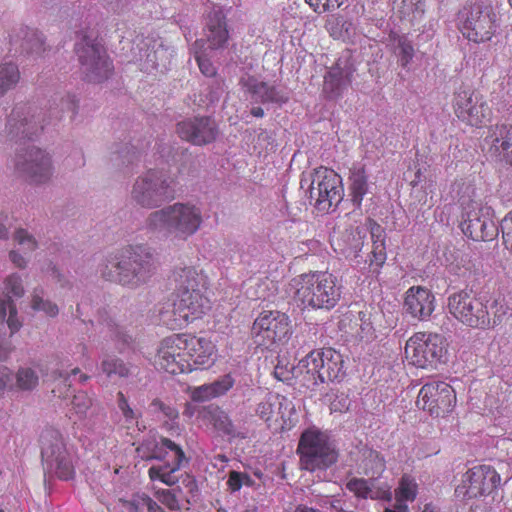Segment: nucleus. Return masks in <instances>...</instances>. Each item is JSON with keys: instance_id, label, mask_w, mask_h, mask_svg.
I'll return each instance as SVG.
<instances>
[{"instance_id": "nucleus-1", "label": "nucleus", "mask_w": 512, "mask_h": 512, "mask_svg": "<svg viewBox=\"0 0 512 512\" xmlns=\"http://www.w3.org/2000/svg\"><path fill=\"white\" fill-rule=\"evenodd\" d=\"M176 298L172 311H161L164 325L172 330L180 329L190 322L202 318L211 308L206 276L193 266L177 267L173 271Z\"/></svg>"}, {"instance_id": "nucleus-2", "label": "nucleus", "mask_w": 512, "mask_h": 512, "mask_svg": "<svg viewBox=\"0 0 512 512\" xmlns=\"http://www.w3.org/2000/svg\"><path fill=\"white\" fill-rule=\"evenodd\" d=\"M152 249L146 245H130L108 255L99 267L101 277L132 288L148 281L155 273Z\"/></svg>"}, {"instance_id": "nucleus-3", "label": "nucleus", "mask_w": 512, "mask_h": 512, "mask_svg": "<svg viewBox=\"0 0 512 512\" xmlns=\"http://www.w3.org/2000/svg\"><path fill=\"white\" fill-rule=\"evenodd\" d=\"M203 224L200 207L189 202H176L151 212L145 225L150 232L172 242H185L194 236Z\"/></svg>"}, {"instance_id": "nucleus-4", "label": "nucleus", "mask_w": 512, "mask_h": 512, "mask_svg": "<svg viewBox=\"0 0 512 512\" xmlns=\"http://www.w3.org/2000/svg\"><path fill=\"white\" fill-rule=\"evenodd\" d=\"M138 455L144 460H160L163 464L153 465L148 470V476L152 481H160L167 486H173L179 482L175 474L184 463H188L182 448L168 438L150 437L145 439L137 447Z\"/></svg>"}, {"instance_id": "nucleus-5", "label": "nucleus", "mask_w": 512, "mask_h": 512, "mask_svg": "<svg viewBox=\"0 0 512 512\" xmlns=\"http://www.w3.org/2000/svg\"><path fill=\"white\" fill-rule=\"evenodd\" d=\"M291 288L297 301L305 308H333L340 299V287L337 278L328 272H310L296 276L291 280Z\"/></svg>"}, {"instance_id": "nucleus-6", "label": "nucleus", "mask_w": 512, "mask_h": 512, "mask_svg": "<svg viewBox=\"0 0 512 512\" xmlns=\"http://www.w3.org/2000/svg\"><path fill=\"white\" fill-rule=\"evenodd\" d=\"M174 191V180L167 172L149 169L134 180L130 198L137 206L152 209L173 198Z\"/></svg>"}, {"instance_id": "nucleus-7", "label": "nucleus", "mask_w": 512, "mask_h": 512, "mask_svg": "<svg viewBox=\"0 0 512 512\" xmlns=\"http://www.w3.org/2000/svg\"><path fill=\"white\" fill-rule=\"evenodd\" d=\"M297 453L301 469L310 472L326 470L338 459V453L328 435L316 428H309L302 433Z\"/></svg>"}, {"instance_id": "nucleus-8", "label": "nucleus", "mask_w": 512, "mask_h": 512, "mask_svg": "<svg viewBox=\"0 0 512 512\" xmlns=\"http://www.w3.org/2000/svg\"><path fill=\"white\" fill-rule=\"evenodd\" d=\"M308 186L309 197L321 212H328L343 199L344 189L341 177L332 169L319 167L301 179V188Z\"/></svg>"}, {"instance_id": "nucleus-9", "label": "nucleus", "mask_w": 512, "mask_h": 512, "mask_svg": "<svg viewBox=\"0 0 512 512\" xmlns=\"http://www.w3.org/2000/svg\"><path fill=\"white\" fill-rule=\"evenodd\" d=\"M298 370H305L308 386L339 381L345 375L343 356L332 348L311 351L299 361Z\"/></svg>"}, {"instance_id": "nucleus-10", "label": "nucleus", "mask_w": 512, "mask_h": 512, "mask_svg": "<svg viewBox=\"0 0 512 512\" xmlns=\"http://www.w3.org/2000/svg\"><path fill=\"white\" fill-rule=\"evenodd\" d=\"M459 19L464 37L475 43L491 40L498 27L497 14L489 1H479L465 7Z\"/></svg>"}, {"instance_id": "nucleus-11", "label": "nucleus", "mask_w": 512, "mask_h": 512, "mask_svg": "<svg viewBox=\"0 0 512 512\" xmlns=\"http://www.w3.org/2000/svg\"><path fill=\"white\" fill-rule=\"evenodd\" d=\"M467 195L460 197L463 207V221L461 229L463 233L476 241L492 240L497 235L498 229L489 217L488 211L484 212L482 203L475 199V190L470 185L465 187Z\"/></svg>"}, {"instance_id": "nucleus-12", "label": "nucleus", "mask_w": 512, "mask_h": 512, "mask_svg": "<svg viewBox=\"0 0 512 512\" xmlns=\"http://www.w3.org/2000/svg\"><path fill=\"white\" fill-rule=\"evenodd\" d=\"M447 349L443 336L417 332L406 342L405 356L410 364L423 368H436L445 361Z\"/></svg>"}, {"instance_id": "nucleus-13", "label": "nucleus", "mask_w": 512, "mask_h": 512, "mask_svg": "<svg viewBox=\"0 0 512 512\" xmlns=\"http://www.w3.org/2000/svg\"><path fill=\"white\" fill-rule=\"evenodd\" d=\"M15 169L21 178L33 186L50 183L55 173L52 154L36 146L28 147L16 156Z\"/></svg>"}, {"instance_id": "nucleus-14", "label": "nucleus", "mask_w": 512, "mask_h": 512, "mask_svg": "<svg viewBox=\"0 0 512 512\" xmlns=\"http://www.w3.org/2000/svg\"><path fill=\"white\" fill-rule=\"evenodd\" d=\"M41 456L45 467L60 479L68 480L74 475L73 456L67 448L60 431L48 428L41 434Z\"/></svg>"}, {"instance_id": "nucleus-15", "label": "nucleus", "mask_w": 512, "mask_h": 512, "mask_svg": "<svg viewBox=\"0 0 512 512\" xmlns=\"http://www.w3.org/2000/svg\"><path fill=\"white\" fill-rule=\"evenodd\" d=\"M80 68L88 82L101 83L112 74L113 67L105 49L89 36L81 37L75 44Z\"/></svg>"}, {"instance_id": "nucleus-16", "label": "nucleus", "mask_w": 512, "mask_h": 512, "mask_svg": "<svg viewBox=\"0 0 512 512\" xmlns=\"http://www.w3.org/2000/svg\"><path fill=\"white\" fill-rule=\"evenodd\" d=\"M448 309L457 320L467 326L481 329L490 326L487 304L471 292L460 291L450 295Z\"/></svg>"}, {"instance_id": "nucleus-17", "label": "nucleus", "mask_w": 512, "mask_h": 512, "mask_svg": "<svg viewBox=\"0 0 512 512\" xmlns=\"http://www.w3.org/2000/svg\"><path fill=\"white\" fill-rule=\"evenodd\" d=\"M291 331L289 317L279 311H263L255 319L251 334L257 346L271 348L288 339Z\"/></svg>"}, {"instance_id": "nucleus-18", "label": "nucleus", "mask_w": 512, "mask_h": 512, "mask_svg": "<svg viewBox=\"0 0 512 512\" xmlns=\"http://www.w3.org/2000/svg\"><path fill=\"white\" fill-rule=\"evenodd\" d=\"M453 110L459 120L476 127L489 121L492 115L484 96L468 87H461L455 92Z\"/></svg>"}, {"instance_id": "nucleus-19", "label": "nucleus", "mask_w": 512, "mask_h": 512, "mask_svg": "<svg viewBox=\"0 0 512 512\" xmlns=\"http://www.w3.org/2000/svg\"><path fill=\"white\" fill-rule=\"evenodd\" d=\"M456 403L454 389L446 382L435 381L425 384L419 391L416 405L439 417L452 411Z\"/></svg>"}, {"instance_id": "nucleus-20", "label": "nucleus", "mask_w": 512, "mask_h": 512, "mask_svg": "<svg viewBox=\"0 0 512 512\" xmlns=\"http://www.w3.org/2000/svg\"><path fill=\"white\" fill-rule=\"evenodd\" d=\"M501 477L491 466L480 465L463 474L455 493L458 497L475 498L491 494L500 484Z\"/></svg>"}, {"instance_id": "nucleus-21", "label": "nucleus", "mask_w": 512, "mask_h": 512, "mask_svg": "<svg viewBox=\"0 0 512 512\" xmlns=\"http://www.w3.org/2000/svg\"><path fill=\"white\" fill-rule=\"evenodd\" d=\"M155 365L170 374L190 372L182 334L172 335L160 342L155 356Z\"/></svg>"}, {"instance_id": "nucleus-22", "label": "nucleus", "mask_w": 512, "mask_h": 512, "mask_svg": "<svg viewBox=\"0 0 512 512\" xmlns=\"http://www.w3.org/2000/svg\"><path fill=\"white\" fill-rule=\"evenodd\" d=\"M3 293L5 297L0 298V321L6 322L12 336L22 327V322L18 317V311L13 301V298H21L25 294L21 276L16 273L8 275L4 280Z\"/></svg>"}, {"instance_id": "nucleus-23", "label": "nucleus", "mask_w": 512, "mask_h": 512, "mask_svg": "<svg viewBox=\"0 0 512 512\" xmlns=\"http://www.w3.org/2000/svg\"><path fill=\"white\" fill-rule=\"evenodd\" d=\"M179 137L193 145H207L216 140L218 126L211 117H195L183 120L177 124Z\"/></svg>"}, {"instance_id": "nucleus-24", "label": "nucleus", "mask_w": 512, "mask_h": 512, "mask_svg": "<svg viewBox=\"0 0 512 512\" xmlns=\"http://www.w3.org/2000/svg\"><path fill=\"white\" fill-rule=\"evenodd\" d=\"M183 347L190 364V372L206 369L214 363L215 346L207 338L182 334Z\"/></svg>"}, {"instance_id": "nucleus-25", "label": "nucleus", "mask_w": 512, "mask_h": 512, "mask_svg": "<svg viewBox=\"0 0 512 512\" xmlns=\"http://www.w3.org/2000/svg\"><path fill=\"white\" fill-rule=\"evenodd\" d=\"M435 297L426 288L413 286L406 292L404 309L413 318L427 320L435 309Z\"/></svg>"}, {"instance_id": "nucleus-26", "label": "nucleus", "mask_w": 512, "mask_h": 512, "mask_svg": "<svg viewBox=\"0 0 512 512\" xmlns=\"http://www.w3.org/2000/svg\"><path fill=\"white\" fill-rule=\"evenodd\" d=\"M368 227L357 226L351 230L335 235L332 239L334 250L343 254L346 258H357L364 246Z\"/></svg>"}, {"instance_id": "nucleus-27", "label": "nucleus", "mask_w": 512, "mask_h": 512, "mask_svg": "<svg viewBox=\"0 0 512 512\" xmlns=\"http://www.w3.org/2000/svg\"><path fill=\"white\" fill-rule=\"evenodd\" d=\"M240 82L255 102L283 104L288 100V96L282 90L254 77H243Z\"/></svg>"}, {"instance_id": "nucleus-28", "label": "nucleus", "mask_w": 512, "mask_h": 512, "mask_svg": "<svg viewBox=\"0 0 512 512\" xmlns=\"http://www.w3.org/2000/svg\"><path fill=\"white\" fill-rule=\"evenodd\" d=\"M486 140L493 154L512 165V125L496 124L492 126Z\"/></svg>"}, {"instance_id": "nucleus-29", "label": "nucleus", "mask_w": 512, "mask_h": 512, "mask_svg": "<svg viewBox=\"0 0 512 512\" xmlns=\"http://www.w3.org/2000/svg\"><path fill=\"white\" fill-rule=\"evenodd\" d=\"M206 40L209 48L213 50L222 49L229 39L225 15L220 8L213 9L207 18L205 28Z\"/></svg>"}, {"instance_id": "nucleus-30", "label": "nucleus", "mask_w": 512, "mask_h": 512, "mask_svg": "<svg viewBox=\"0 0 512 512\" xmlns=\"http://www.w3.org/2000/svg\"><path fill=\"white\" fill-rule=\"evenodd\" d=\"M71 405L72 410L83 419V426L88 430H96L104 423V413L100 409L92 408V399L86 393L75 394Z\"/></svg>"}, {"instance_id": "nucleus-31", "label": "nucleus", "mask_w": 512, "mask_h": 512, "mask_svg": "<svg viewBox=\"0 0 512 512\" xmlns=\"http://www.w3.org/2000/svg\"><path fill=\"white\" fill-rule=\"evenodd\" d=\"M346 488L356 497L362 499H376L390 501L392 498L391 488L387 484L376 485L375 480H366L363 478H352Z\"/></svg>"}, {"instance_id": "nucleus-32", "label": "nucleus", "mask_w": 512, "mask_h": 512, "mask_svg": "<svg viewBox=\"0 0 512 512\" xmlns=\"http://www.w3.org/2000/svg\"><path fill=\"white\" fill-rule=\"evenodd\" d=\"M369 230L372 239L370 266H375L376 272H378L387 258L385 245L386 235L384 229L372 220H369Z\"/></svg>"}, {"instance_id": "nucleus-33", "label": "nucleus", "mask_w": 512, "mask_h": 512, "mask_svg": "<svg viewBox=\"0 0 512 512\" xmlns=\"http://www.w3.org/2000/svg\"><path fill=\"white\" fill-rule=\"evenodd\" d=\"M350 193L353 203L360 207L364 196L368 192V176L363 166L354 165L350 170Z\"/></svg>"}, {"instance_id": "nucleus-34", "label": "nucleus", "mask_w": 512, "mask_h": 512, "mask_svg": "<svg viewBox=\"0 0 512 512\" xmlns=\"http://www.w3.org/2000/svg\"><path fill=\"white\" fill-rule=\"evenodd\" d=\"M349 83L348 73L339 66L332 67L324 77L323 91L329 98H337Z\"/></svg>"}, {"instance_id": "nucleus-35", "label": "nucleus", "mask_w": 512, "mask_h": 512, "mask_svg": "<svg viewBox=\"0 0 512 512\" xmlns=\"http://www.w3.org/2000/svg\"><path fill=\"white\" fill-rule=\"evenodd\" d=\"M207 414L210 423L223 435L230 438L244 437V435L237 430L228 414L219 407H210Z\"/></svg>"}, {"instance_id": "nucleus-36", "label": "nucleus", "mask_w": 512, "mask_h": 512, "mask_svg": "<svg viewBox=\"0 0 512 512\" xmlns=\"http://www.w3.org/2000/svg\"><path fill=\"white\" fill-rule=\"evenodd\" d=\"M100 334L103 338L112 341L118 349H122L132 341V336L113 319H105L101 323Z\"/></svg>"}, {"instance_id": "nucleus-37", "label": "nucleus", "mask_w": 512, "mask_h": 512, "mask_svg": "<svg viewBox=\"0 0 512 512\" xmlns=\"http://www.w3.org/2000/svg\"><path fill=\"white\" fill-rule=\"evenodd\" d=\"M391 42L393 52L398 58L401 67L406 68L413 60L415 50L412 42L405 35H392Z\"/></svg>"}, {"instance_id": "nucleus-38", "label": "nucleus", "mask_w": 512, "mask_h": 512, "mask_svg": "<svg viewBox=\"0 0 512 512\" xmlns=\"http://www.w3.org/2000/svg\"><path fill=\"white\" fill-rule=\"evenodd\" d=\"M284 398L275 393H268L262 401L257 404L256 415L265 422L270 421L274 415L279 413Z\"/></svg>"}, {"instance_id": "nucleus-39", "label": "nucleus", "mask_w": 512, "mask_h": 512, "mask_svg": "<svg viewBox=\"0 0 512 512\" xmlns=\"http://www.w3.org/2000/svg\"><path fill=\"white\" fill-rule=\"evenodd\" d=\"M20 80V71L14 63L0 64V98L14 89Z\"/></svg>"}, {"instance_id": "nucleus-40", "label": "nucleus", "mask_w": 512, "mask_h": 512, "mask_svg": "<svg viewBox=\"0 0 512 512\" xmlns=\"http://www.w3.org/2000/svg\"><path fill=\"white\" fill-rule=\"evenodd\" d=\"M418 493V485L415 479L409 475H404L395 489V500L398 503L413 502Z\"/></svg>"}, {"instance_id": "nucleus-41", "label": "nucleus", "mask_w": 512, "mask_h": 512, "mask_svg": "<svg viewBox=\"0 0 512 512\" xmlns=\"http://www.w3.org/2000/svg\"><path fill=\"white\" fill-rule=\"evenodd\" d=\"M31 308L37 312H43L48 317H56L59 313L57 304L44 298L42 289H35L31 295Z\"/></svg>"}, {"instance_id": "nucleus-42", "label": "nucleus", "mask_w": 512, "mask_h": 512, "mask_svg": "<svg viewBox=\"0 0 512 512\" xmlns=\"http://www.w3.org/2000/svg\"><path fill=\"white\" fill-rule=\"evenodd\" d=\"M101 370L107 377L125 378L130 374V369L123 360L115 357H107L101 363Z\"/></svg>"}, {"instance_id": "nucleus-43", "label": "nucleus", "mask_w": 512, "mask_h": 512, "mask_svg": "<svg viewBox=\"0 0 512 512\" xmlns=\"http://www.w3.org/2000/svg\"><path fill=\"white\" fill-rule=\"evenodd\" d=\"M39 382L38 374L29 367L20 368L16 374V386L20 390H33Z\"/></svg>"}, {"instance_id": "nucleus-44", "label": "nucleus", "mask_w": 512, "mask_h": 512, "mask_svg": "<svg viewBox=\"0 0 512 512\" xmlns=\"http://www.w3.org/2000/svg\"><path fill=\"white\" fill-rule=\"evenodd\" d=\"M327 29L333 38L345 39L351 36L353 24L342 17H337L327 23Z\"/></svg>"}, {"instance_id": "nucleus-45", "label": "nucleus", "mask_w": 512, "mask_h": 512, "mask_svg": "<svg viewBox=\"0 0 512 512\" xmlns=\"http://www.w3.org/2000/svg\"><path fill=\"white\" fill-rule=\"evenodd\" d=\"M23 49L31 54H41L45 51V41L43 35L37 31L30 30L26 33Z\"/></svg>"}, {"instance_id": "nucleus-46", "label": "nucleus", "mask_w": 512, "mask_h": 512, "mask_svg": "<svg viewBox=\"0 0 512 512\" xmlns=\"http://www.w3.org/2000/svg\"><path fill=\"white\" fill-rule=\"evenodd\" d=\"M139 61L141 62L142 69L149 72L155 69L156 63V41L151 46L148 42H143L139 47Z\"/></svg>"}, {"instance_id": "nucleus-47", "label": "nucleus", "mask_w": 512, "mask_h": 512, "mask_svg": "<svg viewBox=\"0 0 512 512\" xmlns=\"http://www.w3.org/2000/svg\"><path fill=\"white\" fill-rule=\"evenodd\" d=\"M43 129L42 122L39 116L31 115L24 117L19 120V126L17 127V133H21L25 137H32L36 135L40 130Z\"/></svg>"}, {"instance_id": "nucleus-48", "label": "nucleus", "mask_w": 512, "mask_h": 512, "mask_svg": "<svg viewBox=\"0 0 512 512\" xmlns=\"http://www.w3.org/2000/svg\"><path fill=\"white\" fill-rule=\"evenodd\" d=\"M402 13L411 21H418L425 12V0H403Z\"/></svg>"}, {"instance_id": "nucleus-49", "label": "nucleus", "mask_w": 512, "mask_h": 512, "mask_svg": "<svg viewBox=\"0 0 512 512\" xmlns=\"http://www.w3.org/2000/svg\"><path fill=\"white\" fill-rule=\"evenodd\" d=\"M201 47V41H196L193 45V50L195 53V59L198 63V67L201 73L207 77H212L216 75V68L212 64L209 58H207L203 53L198 51V48Z\"/></svg>"}, {"instance_id": "nucleus-50", "label": "nucleus", "mask_w": 512, "mask_h": 512, "mask_svg": "<svg viewBox=\"0 0 512 512\" xmlns=\"http://www.w3.org/2000/svg\"><path fill=\"white\" fill-rule=\"evenodd\" d=\"M175 55L173 48L163 45L160 42H156V63L155 69L162 68L167 69L171 64V60Z\"/></svg>"}, {"instance_id": "nucleus-51", "label": "nucleus", "mask_w": 512, "mask_h": 512, "mask_svg": "<svg viewBox=\"0 0 512 512\" xmlns=\"http://www.w3.org/2000/svg\"><path fill=\"white\" fill-rule=\"evenodd\" d=\"M14 241L27 252L35 251L38 248V242L35 237L22 228L15 231Z\"/></svg>"}, {"instance_id": "nucleus-52", "label": "nucleus", "mask_w": 512, "mask_h": 512, "mask_svg": "<svg viewBox=\"0 0 512 512\" xmlns=\"http://www.w3.org/2000/svg\"><path fill=\"white\" fill-rule=\"evenodd\" d=\"M346 0H305L310 8L318 13L323 14L339 8Z\"/></svg>"}, {"instance_id": "nucleus-53", "label": "nucleus", "mask_w": 512, "mask_h": 512, "mask_svg": "<svg viewBox=\"0 0 512 512\" xmlns=\"http://www.w3.org/2000/svg\"><path fill=\"white\" fill-rule=\"evenodd\" d=\"M274 376L276 379L282 382H289L295 377L305 376V370H298V365L296 367L288 368L287 366L277 364L274 368Z\"/></svg>"}, {"instance_id": "nucleus-54", "label": "nucleus", "mask_w": 512, "mask_h": 512, "mask_svg": "<svg viewBox=\"0 0 512 512\" xmlns=\"http://www.w3.org/2000/svg\"><path fill=\"white\" fill-rule=\"evenodd\" d=\"M122 505L127 512H144L146 508V494H134L129 500H122Z\"/></svg>"}, {"instance_id": "nucleus-55", "label": "nucleus", "mask_w": 512, "mask_h": 512, "mask_svg": "<svg viewBox=\"0 0 512 512\" xmlns=\"http://www.w3.org/2000/svg\"><path fill=\"white\" fill-rule=\"evenodd\" d=\"M154 496L170 510H177L179 508L178 500L172 490L159 488L154 491Z\"/></svg>"}, {"instance_id": "nucleus-56", "label": "nucleus", "mask_w": 512, "mask_h": 512, "mask_svg": "<svg viewBox=\"0 0 512 512\" xmlns=\"http://www.w3.org/2000/svg\"><path fill=\"white\" fill-rule=\"evenodd\" d=\"M151 407L154 412L160 413L163 418L170 421L176 420L179 416V412L174 406L166 404L158 399L152 401Z\"/></svg>"}, {"instance_id": "nucleus-57", "label": "nucleus", "mask_w": 512, "mask_h": 512, "mask_svg": "<svg viewBox=\"0 0 512 512\" xmlns=\"http://www.w3.org/2000/svg\"><path fill=\"white\" fill-rule=\"evenodd\" d=\"M235 380L230 374H226L213 383H210L215 397L226 394L234 385Z\"/></svg>"}, {"instance_id": "nucleus-58", "label": "nucleus", "mask_w": 512, "mask_h": 512, "mask_svg": "<svg viewBox=\"0 0 512 512\" xmlns=\"http://www.w3.org/2000/svg\"><path fill=\"white\" fill-rule=\"evenodd\" d=\"M503 244L512 252V212L508 213L500 224Z\"/></svg>"}, {"instance_id": "nucleus-59", "label": "nucleus", "mask_w": 512, "mask_h": 512, "mask_svg": "<svg viewBox=\"0 0 512 512\" xmlns=\"http://www.w3.org/2000/svg\"><path fill=\"white\" fill-rule=\"evenodd\" d=\"M216 398L210 384L195 387L191 391V399L196 402H205Z\"/></svg>"}, {"instance_id": "nucleus-60", "label": "nucleus", "mask_w": 512, "mask_h": 512, "mask_svg": "<svg viewBox=\"0 0 512 512\" xmlns=\"http://www.w3.org/2000/svg\"><path fill=\"white\" fill-rule=\"evenodd\" d=\"M244 480L250 481V477L245 473L232 471L229 474L227 485L232 492H236L241 489L244 484Z\"/></svg>"}, {"instance_id": "nucleus-61", "label": "nucleus", "mask_w": 512, "mask_h": 512, "mask_svg": "<svg viewBox=\"0 0 512 512\" xmlns=\"http://www.w3.org/2000/svg\"><path fill=\"white\" fill-rule=\"evenodd\" d=\"M350 400L343 393L337 395L336 398L331 402V411L333 412H345L350 408Z\"/></svg>"}, {"instance_id": "nucleus-62", "label": "nucleus", "mask_w": 512, "mask_h": 512, "mask_svg": "<svg viewBox=\"0 0 512 512\" xmlns=\"http://www.w3.org/2000/svg\"><path fill=\"white\" fill-rule=\"evenodd\" d=\"M12 374L8 367L0 366V395H2L5 389L11 386Z\"/></svg>"}, {"instance_id": "nucleus-63", "label": "nucleus", "mask_w": 512, "mask_h": 512, "mask_svg": "<svg viewBox=\"0 0 512 512\" xmlns=\"http://www.w3.org/2000/svg\"><path fill=\"white\" fill-rule=\"evenodd\" d=\"M9 259L16 267L20 269H24L28 263L27 259L15 250H11L9 252Z\"/></svg>"}, {"instance_id": "nucleus-64", "label": "nucleus", "mask_w": 512, "mask_h": 512, "mask_svg": "<svg viewBox=\"0 0 512 512\" xmlns=\"http://www.w3.org/2000/svg\"><path fill=\"white\" fill-rule=\"evenodd\" d=\"M359 315H360L361 321H362V324L360 326V328H361V337L362 338H364V337H366V338L372 337L373 336V327H372L371 323L363 319L365 317V314L360 313Z\"/></svg>"}]
</instances>
